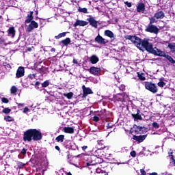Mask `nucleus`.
Masks as SVG:
<instances>
[{
    "instance_id": "ea45409f",
    "label": "nucleus",
    "mask_w": 175,
    "mask_h": 175,
    "mask_svg": "<svg viewBox=\"0 0 175 175\" xmlns=\"http://www.w3.org/2000/svg\"><path fill=\"white\" fill-rule=\"evenodd\" d=\"M149 20H150L149 25H152V24H155V23H157V20L155 19V17H154V16L149 18Z\"/></svg>"
},
{
    "instance_id": "473e14b6",
    "label": "nucleus",
    "mask_w": 175,
    "mask_h": 175,
    "mask_svg": "<svg viewBox=\"0 0 175 175\" xmlns=\"http://www.w3.org/2000/svg\"><path fill=\"white\" fill-rule=\"evenodd\" d=\"M65 36H66V32L60 33L55 36V39H61V38H65Z\"/></svg>"
},
{
    "instance_id": "393cba45",
    "label": "nucleus",
    "mask_w": 175,
    "mask_h": 175,
    "mask_svg": "<svg viewBox=\"0 0 175 175\" xmlns=\"http://www.w3.org/2000/svg\"><path fill=\"white\" fill-rule=\"evenodd\" d=\"M98 150H105V148H106V146H105V142L103 140H98Z\"/></svg>"
},
{
    "instance_id": "8fccbe9b",
    "label": "nucleus",
    "mask_w": 175,
    "mask_h": 175,
    "mask_svg": "<svg viewBox=\"0 0 175 175\" xmlns=\"http://www.w3.org/2000/svg\"><path fill=\"white\" fill-rule=\"evenodd\" d=\"M130 155L133 158H135L136 157V151H135V150L131 151L130 153Z\"/></svg>"
},
{
    "instance_id": "7c9ffc66",
    "label": "nucleus",
    "mask_w": 175,
    "mask_h": 175,
    "mask_svg": "<svg viewBox=\"0 0 175 175\" xmlns=\"http://www.w3.org/2000/svg\"><path fill=\"white\" fill-rule=\"evenodd\" d=\"M61 43H62V44H64V46H68V44H70V38H67L62 40Z\"/></svg>"
},
{
    "instance_id": "0e129e2a",
    "label": "nucleus",
    "mask_w": 175,
    "mask_h": 175,
    "mask_svg": "<svg viewBox=\"0 0 175 175\" xmlns=\"http://www.w3.org/2000/svg\"><path fill=\"white\" fill-rule=\"evenodd\" d=\"M149 175H158V173L157 172H152V173H149Z\"/></svg>"
},
{
    "instance_id": "f704fd0d",
    "label": "nucleus",
    "mask_w": 175,
    "mask_h": 175,
    "mask_svg": "<svg viewBox=\"0 0 175 175\" xmlns=\"http://www.w3.org/2000/svg\"><path fill=\"white\" fill-rule=\"evenodd\" d=\"M157 85L161 88H163L166 85V83L163 81L162 79H160V81L157 83Z\"/></svg>"
},
{
    "instance_id": "2f4dec72",
    "label": "nucleus",
    "mask_w": 175,
    "mask_h": 175,
    "mask_svg": "<svg viewBox=\"0 0 175 175\" xmlns=\"http://www.w3.org/2000/svg\"><path fill=\"white\" fill-rule=\"evenodd\" d=\"M137 77L139 80H141V81H144V80H146V77L144 76V73H139V72H137Z\"/></svg>"
},
{
    "instance_id": "6e6d98bb",
    "label": "nucleus",
    "mask_w": 175,
    "mask_h": 175,
    "mask_svg": "<svg viewBox=\"0 0 175 175\" xmlns=\"http://www.w3.org/2000/svg\"><path fill=\"white\" fill-rule=\"evenodd\" d=\"M55 150H57L59 152H61V148L58 146H55Z\"/></svg>"
},
{
    "instance_id": "ddd939ff",
    "label": "nucleus",
    "mask_w": 175,
    "mask_h": 175,
    "mask_svg": "<svg viewBox=\"0 0 175 175\" xmlns=\"http://www.w3.org/2000/svg\"><path fill=\"white\" fill-rule=\"evenodd\" d=\"M147 137V135H133V140H135V142H138V143H143L144 140H146V138Z\"/></svg>"
},
{
    "instance_id": "69168bd1",
    "label": "nucleus",
    "mask_w": 175,
    "mask_h": 175,
    "mask_svg": "<svg viewBox=\"0 0 175 175\" xmlns=\"http://www.w3.org/2000/svg\"><path fill=\"white\" fill-rule=\"evenodd\" d=\"M73 64H79V62L76 59H73Z\"/></svg>"
},
{
    "instance_id": "864d4df0",
    "label": "nucleus",
    "mask_w": 175,
    "mask_h": 175,
    "mask_svg": "<svg viewBox=\"0 0 175 175\" xmlns=\"http://www.w3.org/2000/svg\"><path fill=\"white\" fill-rule=\"evenodd\" d=\"M93 121H94V122H98V121H99V117L94 116L93 117Z\"/></svg>"
},
{
    "instance_id": "680f3d73",
    "label": "nucleus",
    "mask_w": 175,
    "mask_h": 175,
    "mask_svg": "<svg viewBox=\"0 0 175 175\" xmlns=\"http://www.w3.org/2000/svg\"><path fill=\"white\" fill-rule=\"evenodd\" d=\"M87 148H88V146H82L83 151H85V150H87Z\"/></svg>"
},
{
    "instance_id": "39448f33",
    "label": "nucleus",
    "mask_w": 175,
    "mask_h": 175,
    "mask_svg": "<svg viewBox=\"0 0 175 175\" xmlns=\"http://www.w3.org/2000/svg\"><path fill=\"white\" fill-rule=\"evenodd\" d=\"M146 32H149L150 33H154V35H158L159 33V28L154 25L148 24L145 29Z\"/></svg>"
},
{
    "instance_id": "4be33fe9",
    "label": "nucleus",
    "mask_w": 175,
    "mask_h": 175,
    "mask_svg": "<svg viewBox=\"0 0 175 175\" xmlns=\"http://www.w3.org/2000/svg\"><path fill=\"white\" fill-rule=\"evenodd\" d=\"M90 61L92 65H95V64H98V62H99V57H98L96 55H93L90 57Z\"/></svg>"
},
{
    "instance_id": "bb28decb",
    "label": "nucleus",
    "mask_w": 175,
    "mask_h": 175,
    "mask_svg": "<svg viewBox=\"0 0 175 175\" xmlns=\"http://www.w3.org/2000/svg\"><path fill=\"white\" fill-rule=\"evenodd\" d=\"M65 139V135H58L56 138L55 140L57 142V143H64V140Z\"/></svg>"
},
{
    "instance_id": "f257e3e1",
    "label": "nucleus",
    "mask_w": 175,
    "mask_h": 175,
    "mask_svg": "<svg viewBox=\"0 0 175 175\" xmlns=\"http://www.w3.org/2000/svg\"><path fill=\"white\" fill-rule=\"evenodd\" d=\"M126 40H131L133 44H135L139 50L144 49L147 53L149 54H153V55H157V57H164L166 58L170 64H175V60L173 59V57L169 55H166L165 51H161V49L154 47L152 42H150V38H144L142 39L136 36L126 35L124 36Z\"/></svg>"
},
{
    "instance_id": "bf43d9fd",
    "label": "nucleus",
    "mask_w": 175,
    "mask_h": 175,
    "mask_svg": "<svg viewBox=\"0 0 175 175\" xmlns=\"http://www.w3.org/2000/svg\"><path fill=\"white\" fill-rule=\"evenodd\" d=\"M18 109H21V107H24V104H22V103L18 104Z\"/></svg>"
},
{
    "instance_id": "c9c22d12",
    "label": "nucleus",
    "mask_w": 175,
    "mask_h": 175,
    "mask_svg": "<svg viewBox=\"0 0 175 175\" xmlns=\"http://www.w3.org/2000/svg\"><path fill=\"white\" fill-rule=\"evenodd\" d=\"M64 96H66V98H67V99H72V98H73V92H70L67 94L64 93Z\"/></svg>"
},
{
    "instance_id": "412c9836",
    "label": "nucleus",
    "mask_w": 175,
    "mask_h": 175,
    "mask_svg": "<svg viewBox=\"0 0 175 175\" xmlns=\"http://www.w3.org/2000/svg\"><path fill=\"white\" fill-rule=\"evenodd\" d=\"M7 32L8 36H11V38H14L16 36V29L14 27H10Z\"/></svg>"
},
{
    "instance_id": "0eeeda50",
    "label": "nucleus",
    "mask_w": 175,
    "mask_h": 175,
    "mask_svg": "<svg viewBox=\"0 0 175 175\" xmlns=\"http://www.w3.org/2000/svg\"><path fill=\"white\" fill-rule=\"evenodd\" d=\"M36 28H39V24L35 21H31L26 28V32H32Z\"/></svg>"
},
{
    "instance_id": "f03ea898",
    "label": "nucleus",
    "mask_w": 175,
    "mask_h": 175,
    "mask_svg": "<svg viewBox=\"0 0 175 175\" xmlns=\"http://www.w3.org/2000/svg\"><path fill=\"white\" fill-rule=\"evenodd\" d=\"M43 139V135L40 131L36 129H30L27 130L23 133V141L31 142L32 140L33 142H38V140H42Z\"/></svg>"
},
{
    "instance_id": "e433bc0d",
    "label": "nucleus",
    "mask_w": 175,
    "mask_h": 175,
    "mask_svg": "<svg viewBox=\"0 0 175 175\" xmlns=\"http://www.w3.org/2000/svg\"><path fill=\"white\" fill-rule=\"evenodd\" d=\"M49 85H50V81L49 80H46L42 83V87L43 88H46L49 87Z\"/></svg>"
},
{
    "instance_id": "09e8293b",
    "label": "nucleus",
    "mask_w": 175,
    "mask_h": 175,
    "mask_svg": "<svg viewBox=\"0 0 175 175\" xmlns=\"http://www.w3.org/2000/svg\"><path fill=\"white\" fill-rule=\"evenodd\" d=\"M118 88L120 91H125V85H120Z\"/></svg>"
},
{
    "instance_id": "e2e57ef3",
    "label": "nucleus",
    "mask_w": 175,
    "mask_h": 175,
    "mask_svg": "<svg viewBox=\"0 0 175 175\" xmlns=\"http://www.w3.org/2000/svg\"><path fill=\"white\" fill-rule=\"evenodd\" d=\"M51 53H55V51H57V49H55V48H51Z\"/></svg>"
},
{
    "instance_id": "2eb2a0df",
    "label": "nucleus",
    "mask_w": 175,
    "mask_h": 175,
    "mask_svg": "<svg viewBox=\"0 0 175 175\" xmlns=\"http://www.w3.org/2000/svg\"><path fill=\"white\" fill-rule=\"evenodd\" d=\"M137 12L138 13H144V12H146V5H144V3H138L137 6Z\"/></svg>"
},
{
    "instance_id": "5701e85b",
    "label": "nucleus",
    "mask_w": 175,
    "mask_h": 175,
    "mask_svg": "<svg viewBox=\"0 0 175 175\" xmlns=\"http://www.w3.org/2000/svg\"><path fill=\"white\" fill-rule=\"evenodd\" d=\"M63 132L72 135V133H75V129L73 127H64L63 128Z\"/></svg>"
},
{
    "instance_id": "774afa93",
    "label": "nucleus",
    "mask_w": 175,
    "mask_h": 175,
    "mask_svg": "<svg viewBox=\"0 0 175 175\" xmlns=\"http://www.w3.org/2000/svg\"><path fill=\"white\" fill-rule=\"evenodd\" d=\"M27 51H32V48L31 47L27 48Z\"/></svg>"
},
{
    "instance_id": "a19ab883",
    "label": "nucleus",
    "mask_w": 175,
    "mask_h": 175,
    "mask_svg": "<svg viewBox=\"0 0 175 175\" xmlns=\"http://www.w3.org/2000/svg\"><path fill=\"white\" fill-rule=\"evenodd\" d=\"M17 166L18 169H23L25 166V163L19 161L17 163Z\"/></svg>"
},
{
    "instance_id": "a18cd8bd",
    "label": "nucleus",
    "mask_w": 175,
    "mask_h": 175,
    "mask_svg": "<svg viewBox=\"0 0 175 175\" xmlns=\"http://www.w3.org/2000/svg\"><path fill=\"white\" fill-rule=\"evenodd\" d=\"M114 126V124H112L111 122H108L107 124V129H111Z\"/></svg>"
},
{
    "instance_id": "6ab92c4d",
    "label": "nucleus",
    "mask_w": 175,
    "mask_h": 175,
    "mask_svg": "<svg viewBox=\"0 0 175 175\" xmlns=\"http://www.w3.org/2000/svg\"><path fill=\"white\" fill-rule=\"evenodd\" d=\"M90 23V25H92L94 28H98V21L94 18V17H90L87 19Z\"/></svg>"
},
{
    "instance_id": "4468645a",
    "label": "nucleus",
    "mask_w": 175,
    "mask_h": 175,
    "mask_svg": "<svg viewBox=\"0 0 175 175\" xmlns=\"http://www.w3.org/2000/svg\"><path fill=\"white\" fill-rule=\"evenodd\" d=\"M131 116L134 118V121H142L143 120V118L142 117V115L140 114V109H137V113H132Z\"/></svg>"
},
{
    "instance_id": "a878e982",
    "label": "nucleus",
    "mask_w": 175,
    "mask_h": 175,
    "mask_svg": "<svg viewBox=\"0 0 175 175\" xmlns=\"http://www.w3.org/2000/svg\"><path fill=\"white\" fill-rule=\"evenodd\" d=\"M105 36H107L108 38H110L111 39H113L114 38V33L113 31L110 30H105L104 32Z\"/></svg>"
},
{
    "instance_id": "20e7f679",
    "label": "nucleus",
    "mask_w": 175,
    "mask_h": 175,
    "mask_svg": "<svg viewBox=\"0 0 175 175\" xmlns=\"http://www.w3.org/2000/svg\"><path fill=\"white\" fill-rule=\"evenodd\" d=\"M96 156L95 155H86L84 157L85 161H86V167H90V166H94L95 159Z\"/></svg>"
},
{
    "instance_id": "1a4fd4ad",
    "label": "nucleus",
    "mask_w": 175,
    "mask_h": 175,
    "mask_svg": "<svg viewBox=\"0 0 175 175\" xmlns=\"http://www.w3.org/2000/svg\"><path fill=\"white\" fill-rule=\"evenodd\" d=\"M94 41L96 43H98V44H107V43H109V40L103 38L100 34H98V36L95 38Z\"/></svg>"
},
{
    "instance_id": "13d9d810",
    "label": "nucleus",
    "mask_w": 175,
    "mask_h": 175,
    "mask_svg": "<svg viewBox=\"0 0 175 175\" xmlns=\"http://www.w3.org/2000/svg\"><path fill=\"white\" fill-rule=\"evenodd\" d=\"M98 175H109V174L107 172H106V171H103V172H102V173H100Z\"/></svg>"
},
{
    "instance_id": "7ed1b4c3",
    "label": "nucleus",
    "mask_w": 175,
    "mask_h": 175,
    "mask_svg": "<svg viewBox=\"0 0 175 175\" xmlns=\"http://www.w3.org/2000/svg\"><path fill=\"white\" fill-rule=\"evenodd\" d=\"M144 85L146 90L152 92V94H157V92H158V88L157 87V85L152 82L145 81L144 83Z\"/></svg>"
},
{
    "instance_id": "b1692460",
    "label": "nucleus",
    "mask_w": 175,
    "mask_h": 175,
    "mask_svg": "<svg viewBox=\"0 0 175 175\" xmlns=\"http://www.w3.org/2000/svg\"><path fill=\"white\" fill-rule=\"evenodd\" d=\"M38 72L40 75H46V73H49V68L42 66L41 68H38Z\"/></svg>"
},
{
    "instance_id": "de8ad7c7",
    "label": "nucleus",
    "mask_w": 175,
    "mask_h": 175,
    "mask_svg": "<svg viewBox=\"0 0 175 175\" xmlns=\"http://www.w3.org/2000/svg\"><path fill=\"white\" fill-rule=\"evenodd\" d=\"M96 173H97V174H100V173H102V172H103V170H102V169L98 167V168H95L94 169Z\"/></svg>"
},
{
    "instance_id": "c03bdc74",
    "label": "nucleus",
    "mask_w": 175,
    "mask_h": 175,
    "mask_svg": "<svg viewBox=\"0 0 175 175\" xmlns=\"http://www.w3.org/2000/svg\"><path fill=\"white\" fill-rule=\"evenodd\" d=\"M27 77L29 79H30V80H33V79H35V77H36V74H29Z\"/></svg>"
},
{
    "instance_id": "79ce46f5",
    "label": "nucleus",
    "mask_w": 175,
    "mask_h": 175,
    "mask_svg": "<svg viewBox=\"0 0 175 175\" xmlns=\"http://www.w3.org/2000/svg\"><path fill=\"white\" fill-rule=\"evenodd\" d=\"M152 128H154V129H159V124H158L157 122H154L152 123Z\"/></svg>"
},
{
    "instance_id": "6e6552de",
    "label": "nucleus",
    "mask_w": 175,
    "mask_h": 175,
    "mask_svg": "<svg viewBox=\"0 0 175 175\" xmlns=\"http://www.w3.org/2000/svg\"><path fill=\"white\" fill-rule=\"evenodd\" d=\"M82 91H83V95L82 98H87L88 95H91L94 94V92H92V90L90 88L85 87V85H82Z\"/></svg>"
},
{
    "instance_id": "c756f323",
    "label": "nucleus",
    "mask_w": 175,
    "mask_h": 175,
    "mask_svg": "<svg viewBox=\"0 0 175 175\" xmlns=\"http://www.w3.org/2000/svg\"><path fill=\"white\" fill-rule=\"evenodd\" d=\"M17 91H18V88L16 86H12L10 89V92L12 94V95H17Z\"/></svg>"
},
{
    "instance_id": "aec40b11",
    "label": "nucleus",
    "mask_w": 175,
    "mask_h": 175,
    "mask_svg": "<svg viewBox=\"0 0 175 175\" xmlns=\"http://www.w3.org/2000/svg\"><path fill=\"white\" fill-rule=\"evenodd\" d=\"M154 17H155L157 20H162V18L165 17V12H163V11H158L154 14Z\"/></svg>"
},
{
    "instance_id": "423d86ee",
    "label": "nucleus",
    "mask_w": 175,
    "mask_h": 175,
    "mask_svg": "<svg viewBox=\"0 0 175 175\" xmlns=\"http://www.w3.org/2000/svg\"><path fill=\"white\" fill-rule=\"evenodd\" d=\"M64 146L65 148H68V150H76L77 148V146L76 144L71 140L66 139L64 142Z\"/></svg>"
},
{
    "instance_id": "72a5a7b5",
    "label": "nucleus",
    "mask_w": 175,
    "mask_h": 175,
    "mask_svg": "<svg viewBox=\"0 0 175 175\" xmlns=\"http://www.w3.org/2000/svg\"><path fill=\"white\" fill-rule=\"evenodd\" d=\"M167 47L171 51L175 52V43H169Z\"/></svg>"
},
{
    "instance_id": "c85d7f7f",
    "label": "nucleus",
    "mask_w": 175,
    "mask_h": 175,
    "mask_svg": "<svg viewBox=\"0 0 175 175\" xmlns=\"http://www.w3.org/2000/svg\"><path fill=\"white\" fill-rule=\"evenodd\" d=\"M94 165H99L100 163H103V159L96 156V159L94 160Z\"/></svg>"
},
{
    "instance_id": "603ef678",
    "label": "nucleus",
    "mask_w": 175,
    "mask_h": 175,
    "mask_svg": "<svg viewBox=\"0 0 175 175\" xmlns=\"http://www.w3.org/2000/svg\"><path fill=\"white\" fill-rule=\"evenodd\" d=\"M21 154H23V155H25V154H27V149H25V148H23L21 152Z\"/></svg>"
},
{
    "instance_id": "9b49d317",
    "label": "nucleus",
    "mask_w": 175,
    "mask_h": 175,
    "mask_svg": "<svg viewBox=\"0 0 175 175\" xmlns=\"http://www.w3.org/2000/svg\"><path fill=\"white\" fill-rule=\"evenodd\" d=\"M25 73V69L23 66H20L18 68L16 73V79H20V77H23Z\"/></svg>"
},
{
    "instance_id": "a211bd4d",
    "label": "nucleus",
    "mask_w": 175,
    "mask_h": 175,
    "mask_svg": "<svg viewBox=\"0 0 175 175\" xmlns=\"http://www.w3.org/2000/svg\"><path fill=\"white\" fill-rule=\"evenodd\" d=\"M85 25H88V22L80 20H77L74 24V27H85Z\"/></svg>"
},
{
    "instance_id": "37998d69",
    "label": "nucleus",
    "mask_w": 175,
    "mask_h": 175,
    "mask_svg": "<svg viewBox=\"0 0 175 175\" xmlns=\"http://www.w3.org/2000/svg\"><path fill=\"white\" fill-rule=\"evenodd\" d=\"M10 111H12V109H10L9 107H7L3 109V113H4L5 114H9Z\"/></svg>"
},
{
    "instance_id": "f8f14e48",
    "label": "nucleus",
    "mask_w": 175,
    "mask_h": 175,
    "mask_svg": "<svg viewBox=\"0 0 175 175\" xmlns=\"http://www.w3.org/2000/svg\"><path fill=\"white\" fill-rule=\"evenodd\" d=\"M133 128L135 129L134 131L137 135H142V133H144V130H143L144 129V126H140L134 124Z\"/></svg>"
},
{
    "instance_id": "4d7b16f0",
    "label": "nucleus",
    "mask_w": 175,
    "mask_h": 175,
    "mask_svg": "<svg viewBox=\"0 0 175 175\" xmlns=\"http://www.w3.org/2000/svg\"><path fill=\"white\" fill-rule=\"evenodd\" d=\"M29 111V109L28 107H25L24 109H23V113H27Z\"/></svg>"
},
{
    "instance_id": "5fc2aeb1",
    "label": "nucleus",
    "mask_w": 175,
    "mask_h": 175,
    "mask_svg": "<svg viewBox=\"0 0 175 175\" xmlns=\"http://www.w3.org/2000/svg\"><path fill=\"white\" fill-rule=\"evenodd\" d=\"M140 173L142 175H146L147 174V172H146V171L144 169L140 170Z\"/></svg>"
},
{
    "instance_id": "9d476101",
    "label": "nucleus",
    "mask_w": 175,
    "mask_h": 175,
    "mask_svg": "<svg viewBox=\"0 0 175 175\" xmlns=\"http://www.w3.org/2000/svg\"><path fill=\"white\" fill-rule=\"evenodd\" d=\"M89 72L91 75H94V76H99V75H100V72H102V70L100 68L92 66L90 67Z\"/></svg>"
},
{
    "instance_id": "052dcab7",
    "label": "nucleus",
    "mask_w": 175,
    "mask_h": 175,
    "mask_svg": "<svg viewBox=\"0 0 175 175\" xmlns=\"http://www.w3.org/2000/svg\"><path fill=\"white\" fill-rule=\"evenodd\" d=\"M2 43H5V39L0 38V44H2Z\"/></svg>"
},
{
    "instance_id": "dca6fc26",
    "label": "nucleus",
    "mask_w": 175,
    "mask_h": 175,
    "mask_svg": "<svg viewBox=\"0 0 175 175\" xmlns=\"http://www.w3.org/2000/svg\"><path fill=\"white\" fill-rule=\"evenodd\" d=\"M31 21H33V11L29 12L27 18L25 21V24H29Z\"/></svg>"
},
{
    "instance_id": "49530a36",
    "label": "nucleus",
    "mask_w": 175,
    "mask_h": 175,
    "mask_svg": "<svg viewBox=\"0 0 175 175\" xmlns=\"http://www.w3.org/2000/svg\"><path fill=\"white\" fill-rule=\"evenodd\" d=\"M1 102L3 103H9V99H8L6 97L1 98Z\"/></svg>"
},
{
    "instance_id": "cd10ccee",
    "label": "nucleus",
    "mask_w": 175,
    "mask_h": 175,
    "mask_svg": "<svg viewBox=\"0 0 175 175\" xmlns=\"http://www.w3.org/2000/svg\"><path fill=\"white\" fill-rule=\"evenodd\" d=\"M169 157L173 163V165L175 166V159H174V155H173V150H170V154Z\"/></svg>"
},
{
    "instance_id": "4c0bfd02",
    "label": "nucleus",
    "mask_w": 175,
    "mask_h": 175,
    "mask_svg": "<svg viewBox=\"0 0 175 175\" xmlns=\"http://www.w3.org/2000/svg\"><path fill=\"white\" fill-rule=\"evenodd\" d=\"M5 121H7L8 122H12V121H14V119L12 118L10 116H8L4 118Z\"/></svg>"
},
{
    "instance_id": "338daca9",
    "label": "nucleus",
    "mask_w": 175,
    "mask_h": 175,
    "mask_svg": "<svg viewBox=\"0 0 175 175\" xmlns=\"http://www.w3.org/2000/svg\"><path fill=\"white\" fill-rule=\"evenodd\" d=\"M40 85V82H39V81L36 82V85Z\"/></svg>"
},
{
    "instance_id": "f3484780",
    "label": "nucleus",
    "mask_w": 175,
    "mask_h": 175,
    "mask_svg": "<svg viewBox=\"0 0 175 175\" xmlns=\"http://www.w3.org/2000/svg\"><path fill=\"white\" fill-rule=\"evenodd\" d=\"M124 96V94H118L116 96H114L113 99L116 102H124V100H125Z\"/></svg>"
},
{
    "instance_id": "3c124183",
    "label": "nucleus",
    "mask_w": 175,
    "mask_h": 175,
    "mask_svg": "<svg viewBox=\"0 0 175 175\" xmlns=\"http://www.w3.org/2000/svg\"><path fill=\"white\" fill-rule=\"evenodd\" d=\"M124 5H126L128 8H132V3L129 1H124Z\"/></svg>"
},
{
    "instance_id": "58836bf2",
    "label": "nucleus",
    "mask_w": 175,
    "mask_h": 175,
    "mask_svg": "<svg viewBox=\"0 0 175 175\" xmlns=\"http://www.w3.org/2000/svg\"><path fill=\"white\" fill-rule=\"evenodd\" d=\"M78 11L80 12V13H85V14L88 13V10L85 8H79L78 9Z\"/></svg>"
}]
</instances>
